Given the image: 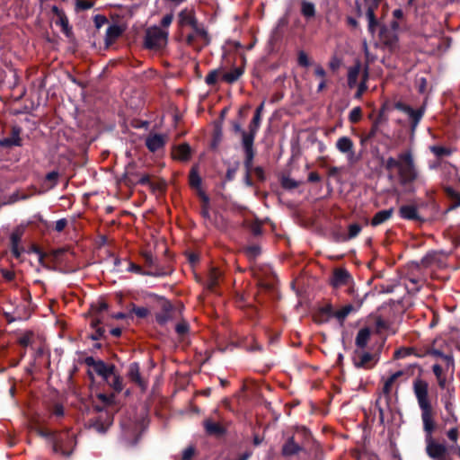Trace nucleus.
Segmentation results:
<instances>
[{
  "label": "nucleus",
  "instance_id": "nucleus-1",
  "mask_svg": "<svg viewBox=\"0 0 460 460\" xmlns=\"http://www.w3.org/2000/svg\"><path fill=\"white\" fill-rule=\"evenodd\" d=\"M413 393L417 399L418 405L421 411L423 430L426 434V452L433 460L443 458L447 453L445 445L436 442L432 434L436 429L434 411L429 395V384L420 378L413 382Z\"/></svg>",
  "mask_w": 460,
  "mask_h": 460
},
{
  "label": "nucleus",
  "instance_id": "nucleus-2",
  "mask_svg": "<svg viewBox=\"0 0 460 460\" xmlns=\"http://www.w3.org/2000/svg\"><path fill=\"white\" fill-rule=\"evenodd\" d=\"M385 167L389 172L397 169L399 181L402 185H407L418 179V171L411 151L399 154L398 158L388 157Z\"/></svg>",
  "mask_w": 460,
  "mask_h": 460
},
{
  "label": "nucleus",
  "instance_id": "nucleus-3",
  "mask_svg": "<svg viewBox=\"0 0 460 460\" xmlns=\"http://www.w3.org/2000/svg\"><path fill=\"white\" fill-rule=\"evenodd\" d=\"M369 78L368 66H362L359 60L348 68L347 81L349 88L358 86L356 98H360L362 94L367 90V81Z\"/></svg>",
  "mask_w": 460,
  "mask_h": 460
},
{
  "label": "nucleus",
  "instance_id": "nucleus-4",
  "mask_svg": "<svg viewBox=\"0 0 460 460\" xmlns=\"http://www.w3.org/2000/svg\"><path fill=\"white\" fill-rule=\"evenodd\" d=\"M168 40V31L160 27H151L146 31L145 45L150 49H159L164 47Z\"/></svg>",
  "mask_w": 460,
  "mask_h": 460
},
{
  "label": "nucleus",
  "instance_id": "nucleus-5",
  "mask_svg": "<svg viewBox=\"0 0 460 460\" xmlns=\"http://www.w3.org/2000/svg\"><path fill=\"white\" fill-rule=\"evenodd\" d=\"M336 149L346 156L349 163H355L359 160V156L356 155L355 145L352 139L347 136L341 137L335 144Z\"/></svg>",
  "mask_w": 460,
  "mask_h": 460
},
{
  "label": "nucleus",
  "instance_id": "nucleus-6",
  "mask_svg": "<svg viewBox=\"0 0 460 460\" xmlns=\"http://www.w3.org/2000/svg\"><path fill=\"white\" fill-rule=\"evenodd\" d=\"M353 363L356 367L367 369L373 367L376 361L371 353L357 350L353 356Z\"/></svg>",
  "mask_w": 460,
  "mask_h": 460
},
{
  "label": "nucleus",
  "instance_id": "nucleus-7",
  "mask_svg": "<svg viewBox=\"0 0 460 460\" xmlns=\"http://www.w3.org/2000/svg\"><path fill=\"white\" fill-rule=\"evenodd\" d=\"M167 142V137L164 134L153 133L149 134L146 138V146L147 149L155 153L162 149Z\"/></svg>",
  "mask_w": 460,
  "mask_h": 460
},
{
  "label": "nucleus",
  "instance_id": "nucleus-8",
  "mask_svg": "<svg viewBox=\"0 0 460 460\" xmlns=\"http://www.w3.org/2000/svg\"><path fill=\"white\" fill-rule=\"evenodd\" d=\"M127 376L131 382L135 383L142 391H145L146 389L147 382L141 376L139 365L137 363L134 362L128 366Z\"/></svg>",
  "mask_w": 460,
  "mask_h": 460
},
{
  "label": "nucleus",
  "instance_id": "nucleus-9",
  "mask_svg": "<svg viewBox=\"0 0 460 460\" xmlns=\"http://www.w3.org/2000/svg\"><path fill=\"white\" fill-rule=\"evenodd\" d=\"M121 429H122V439L128 444V445H135L138 440V432H137V426L136 423L129 422V423H122L121 424Z\"/></svg>",
  "mask_w": 460,
  "mask_h": 460
},
{
  "label": "nucleus",
  "instance_id": "nucleus-10",
  "mask_svg": "<svg viewBox=\"0 0 460 460\" xmlns=\"http://www.w3.org/2000/svg\"><path fill=\"white\" fill-rule=\"evenodd\" d=\"M24 233L22 226L16 227L10 235V241L12 245V252L14 257L18 258L21 255L22 249L20 247V242Z\"/></svg>",
  "mask_w": 460,
  "mask_h": 460
},
{
  "label": "nucleus",
  "instance_id": "nucleus-11",
  "mask_svg": "<svg viewBox=\"0 0 460 460\" xmlns=\"http://www.w3.org/2000/svg\"><path fill=\"white\" fill-rule=\"evenodd\" d=\"M93 369L95 373L101 376L104 380H109L111 374L114 370L113 365H107L103 361H93L92 364Z\"/></svg>",
  "mask_w": 460,
  "mask_h": 460
},
{
  "label": "nucleus",
  "instance_id": "nucleus-12",
  "mask_svg": "<svg viewBox=\"0 0 460 460\" xmlns=\"http://www.w3.org/2000/svg\"><path fill=\"white\" fill-rule=\"evenodd\" d=\"M350 276L344 269H337L333 272L332 284L334 288H340L349 284Z\"/></svg>",
  "mask_w": 460,
  "mask_h": 460
},
{
  "label": "nucleus",
  "instance_id": "nucleus-13",
  "mask_svg": "<svg viewBox=\"0 0 460 460\" xmlns=\"http://www.w3.org/2000/svg\"><path fill=\"white\" fill-rule=\"evenodd\" d=\"M179 22L181 26H190L191 28L197 27V20L191 10L184 9L179 14Z\"/></svg>",
  "mask_w": 460,
  "mask_h": 460
},
{
  "label": "nucleus",
  "instance_id": "nucleus-14",
  "mask_svg": "<svg viewBox=\"0 0 460 460\" xmlns=\"http://www.w3.org/2000/svg\"><path fill=\"white\" fill-rule=\"evenodd\" d=\"M394 208L385 209L378 211L372 218L371 220V226H377L387 220H389L392 216L394 215Z\"/></svg>",
  "mask_w": 460,
  "mask_h": 460
},
{
  "label": "nucleus",
  "instance_id": "nucleus-15",
  "mask_svg": "<svg viewBox=\"0 0 460 460\" xmlns=\"http://www.w3.org/2000/svg\"><path fill=\"white\" fill-rule=\"evenodd\" d=\"M302 447L296 444L294 438H289L282 447V455L285 456H291L299 453Z\"/></svg>",
  "mask_w": 460,
  "mask_h": 460
},
{
  "label": "nucleus",
  "instance_id": "nucleus-16",
  "mask_svg": "<svg viewBox=\"0 0 460 460\" xmlns=\"http://www.w3.org/2000/svg\"><path fill=\"white\" fill-rule=\"evenodd\" d=\"M190 147L187 144H181L176 146L172 151V156L174 159L186 161L190 158Z\"/></svg>",
  "mask_w": 460,
  "mask_h": 460
},
{
  "label": "nucleus",
  "instance_id": "nucleus-17",
  "mask_svg": "<svg viewBox=\"0 0 460 460\" xmlns=\"http://www.w3.org/2000/svg\"><path fill=\"white\" fill-rule=\"evenodd\" d=\"M256 131L249 129V132H243V146L245 152H254L253 150V142L256 136Z\"/></svg>",
  "mask_w": 460,
  "mask_h": 460
},
{
  "label": "nucleus",
  "instance_id": "nucleus-18",
  "mask_svg": "<svg viewBox=\"0 0 460 460\" xmlns=\"http://www.w3.org/2000/svg\"><path fill=\"white\" fill-rule=\"evenodd\" d=\"M400 217L403 219L412 220L418 218V210L415 206L405 205L399 209Z\"/></svg>",
  "mask_w": 460,
  "mask_h": 460
},
{
  "label": "nucleus",
  "instance_id": "nucleus-19",
  "mask_svg": "<svg viewBox=\"0 0 460 460\" xmlns=\"http://www.w3.org/2000/svg\"><path fill=\"white\" fill-rule=\"evenodd\" d=\"M445 369H447V368L445 367L444 364L443 365L435 364L432 367V370H433L434 375L436 376L438 384L439 387L442 389L446 387V383H447L446 375L444 373Z\"/></svg>",
  "mask_w": 460,
  "mask_h": 460
},
{
  "label": "nucleus",
  "instance_id": "nucleus-20",
  "mask_svg": "<svg viewBox=\"0 0 460 460\" xmlns=\"http://www.w3.org/2000/svg\"><path fill=\"white\" fill-rule=\"evenodd\" d=\"M447 198L450 200V208H456L460 206V190L451 187L445 189Z\"/></svg>",
  "mask_w": 460,
  "mask_h": 460
},
{
  "label": "nucleus",
  "instance_id": "nucleus-21",
  "mask_svg": "<svg viewBox=\"0 0 460 460\" xmlns=\"http://www.w3.org/2000/svg\"><path fill=\"white\" fill-rule=\"evenodd\" d=\"M370 333L369 328L360 329L356 337V345L360 349L365 348L370 338Z\"/></svg>",
  "mask_w": 460,
  "mask_h": 460
},
{
  "label": "nucleus",
  "instance_id": "nucleus-22",
  "mask_svg": "<svg viewBox=\"0 0 460 460\" xmlns=\"http://www.w3.org/2000/svg\"><path fill=\"white\" fill-rule=\"evenodd\" d=\"M243 70L240 67H234L228 72H226L222 75V80L228 84H232L237 81L240 76L243 75Z\"/></svg>",
  "mask_w": 460,
  "mask_h": 460
},
{
  "label": "nucleus",
  "instance_id": "nucleus-23",
  "mask_svg": "<svg viewBox=\"0 0 460 460\" xmlns=\"http://www.w3.org/2000/svg\"><path fill=\"white\" fill-rule=\"evenodd\" d=\"M204 427L206 431L210 435H220L224 432V429L219 423L214 422L210 420H206L204 421Z\"/></svg>",
  "mask_w": 460,
  "mask_h": 460
},
{
  "label": "nucleus",
  "instance_id": "nucleus-24",
  "mask_svg": "<svg viewBox=\"0 0 460 460\" xmlns=\"http://www.w3.org/2000/svg\"><path fill=\"white\" fill-rule=\"evenodd\" d=\"M220 272L217 269H211L207 279V288L213 291L218 283Z\"/></svg>",
  "mask_w": 460,
  "mask_h": 460
},
{
  "label": "nucleus",
  "instance_id": "nucleus-25",
  "mask_svg": "<svg viewBox=\"0 0 460 460\" xmlns=\"http://www.w3.org/2000/svg\"><path fill=\"white\" fill-rule=\"evenodd\" d=\"M301 13L307 19L315 15V6L312 2L307 0L301 1Z\"/></svg>",
  "mask_w": 460,
  "mask_h": 460
},
{
  "label": "nucleus",
  "instance_id": "nucleus-26",
  "mask_svg": "<svg viewBox=\"0 0 460 460\" xmlns=\"http://www.w3.org/2000/svg\"><path fill=\"white\" fill-rule=\"evenodd\" d=\"M111 387H112L116 392H121L123 389V384L121 377L112 371L109 380H105Z\"/></svg>",
  "mask_w": 460,
  "mask_h": 460
},
{
  "label": "nucleus",
  "instance_id": "nucleus-27",
  "mask_svg": "<svg viewBox=\"0 0 460 460\" xmlns=\"http://www.w3.org/2000/svg\"><path fill=\"white\" fill-rule=\"evenodd\" d=\"M263 108H264V102H262L255 111V114L252 118V120L249 126V129H252L253 131H258L259 128H260V124H261V112L263 111Z\"/></svg>",
  "mask_w": 460,
  "mask_h": 460
},
{
  "label": "nucleus",
  "instance_id": "nucleus-28",
  "mask_svg": "<svg viewBox=\"0 0 460 460\" xmlns=\"http://www.w3.org/2000/svg\"><path fill=\"white\" fill-rule=\"evenodd\" d=\"M53 11L58 13V20L56 22L57 24L60 25L62 28V31L68 34L70 31L69 22L67 17L65 15V13L58 11V7L54 6Z\"/></svg>",
  "mask_w": 460,
  "mask_h": 460
},
{
  "label": "nucleus",
  "instance_id": "nucleus-29",
  "mask_svg": "<svg viewBox=\"0 0 460 460\" xmlns=\"http://www.w3.org/2000/svg\"><path fill=\"white\" fill-rule=\"evenodd\" d=\"M431 354L433 356H435L436 358H438L441 359V361L445 365V367L447 368V370H448L450 367H452L454 366V358L451 355L444 354L441 351L437 350V349L433 350L431 352Z\"/></svg>",
  "mask_w": 460,
  "mask_h": 460
},
{
  "label": "nucleus",
  "instance_id": "nucleus-30",
  "mask_svg": "<svg viewBox=\"0 0 460 460\" xmlns=\"http://www.w3.org/2000/svg\"><path fill=\"white\" fill-rule=\"evenodd\" d=\"M423 113H424V111L422 109L413 110L412 108L411 109V111L407 113L409 118L412 120V124H411L412 130H414L416 128V127L418 126L420 120L421 119V118L423 116Z\"/></svg>",
  "mask_w": 460,
  "mask_h": 460
},
{
  "label": "nucleus",
  "instance_id": "nucleus-31",
  "mask_svg": "<svg viewBox=\"0 0 460 460\" xmlns=\"http://www.w3.org/2000/svg\"><path fill=\"white\" fill-rule=\"evenodd\" d=\"M367 18L368 21V31L374 34L377 26V21L375 17V12L372 7H369L367 11Z\"/></svg>",
  "mask_w": 460,
  "mask_h": 460
},
{
  "label": "nucleus",
  "instance_id": "nucleus-32",
  "mask_svg": "<svg viewBox=\"0 0 460 460\" xmlns=\"http://www.w3.org/2000/svg\"><path fill=\"white\" fill-rule=\"evenodd\" d=\"M430 150L438 157H441L443 155H449L452 153L449 148L441 146H433L430 147Z\"/></svg>",
  "mask_w": 460,
  "mask_h": 460
},
{
  "label": "nucleus",
  "instance_id": "nucleus-33",
  "mask_svg": "<svg viewBox=\"0 0 460 460\" xmlns=\"http://www.w3.org/2000/svg\"><path fill=\"white\" fill-rule=\"evenodd\" d=\"M352 309H353L352 305H345L341 309L336 311L334 315L338 320L343 321L349 315V314L352 311Z\"/></svg>",
  "mask_w": 460,
  "mask_h": 460
},
{
  "label": "nucleus",
  "instance_id": "nucleus-34",
  "mask_svg": "<svg viewBox=\"0 0 460 460\" xmlns=\"http://www.w3.org/2000/svg\"><path fill=\"white\" fill-rule=\"evenodd\" d=\"M93 6V2L91 0H76L75 9L78 11H84L91 9Z\"/></svg>",
  "mask_w": 460,
  "mask_h": 460
},
{
  "label": "nucleus",
  "instance_id": "nucleus-35",
  "mask_svg": "<svg viewBox=\"0 0 460 460\" xmlns=\"http://www.w3.org/2000/svg\"><path fill=\"white\" fill-rule=\"evenodd\" d=\"M413 349L411 348H401L394 351V358L399 359L410 356Z\"/></svg>",
  "mask_w": 460,
  "mask_h": 460
},
{
  "label": "nucleus",
  "instance_id": "nucleus-36",
  "mask_svg": "<svg viewBox=\"0 0 460 460\" xmlns=\"http://www.w3.org/2000/svg\"><path fill=\"white\" fill-rule=\"evenodd\" d=\"M361 226L358 224H351L349 226L348 239L355 238L361 232Z\"/></svg>",
  "mask_w": 460,
  "mask_h": 460
},
{
  "label": "nucleus",
  "instance_id": "nucleus-37",
  "mask_svg": "<svg viewBox=\"0 0 460 460\" xmlns=\"http://www.w3.org/2000/svg\"><path fill=\"white\" fill-rule=\"evenodd\" d=\"M397 379L391 375L384 383L383 391L385 394H389L392 391L393 385Z\"/></svg>",
  "mask_w": 460,
  "mask_h": 460
},
{
  "label": "nucleus",
  "instance_id": "nucleus-38",
  "mask_svg": "<svg viewBox=\"0 0 460 460\" xmlns=\"http://www.w3.org/2000/svg\"><path fill=\"white\" fill-rule=\"evenodd\" d=\"M218 76H219V72L217 70H213L206 76L205 81H206L207 84L213 85L217 82Z\"/></svg>",
  "mask_w": 460,
  "mask_h": 460
},
{
  "label": "nucleus",
  "instance_id": "nucleus-39",
  "mask_svg": "<svg viewBox=\"0 0 460 460\" xmlns=\"http://www.w3.org/2000/svg\"><path fill=\"white\" fill-rule=\"evenodd\" d=\"M200 197H201V199L203 201V206H202V210H201V214L205 217H208V215H209V210H208V206H209V199L208 197L204 194V193H201L200 194Z\"/></svg>",
  "mask_w": 460,
  "mask_h": 460
},
{
  "label": "nucleus",
  "instance_id": "nucleus-40",
  "mask_svg": "<svg viewBox=\"0 0 460 460\" xmlns=\"http://www.w3.org/2000/svg\"><path fill=\"white\" fill-rule=\"evenodd\" d=\"M361 118V109L359 107H356L351 110L349 113V120L353 123L358 122Z\"/></svg>",
  "mask_w": 460,
  "mask_h": 460
},
{
  "label": "nucleus",
  "instance_id": "nucleus-41",
  "mask_svg": "<svg viewBox=\"0 0 460 460\" xmlns=\"http://www.w3.org/2000/svg\"><path fill=\"white\" fill-rule=\"evenodd\" d=\"M132 312L139 318L147 316L149 313L148 309L143 306H134Z\"/></svg>",
  "mask_w": 460,
  "mask_h": 460
},
{
  "label": "nucleus",
  "instance_id": "nucleus-42",
  "mask_svg": "<svg viewBox=\"0 0 460 460\" xmlns=\"http://www.w3.org/2000/svg\"><path fill=\"white\" fill-rule=\"evenodd\" d=\"M120 34V30L118 26H110L108 29H107V37H109L110 39H116L117 37H119Z\"/></svg>",
  "mask_w": 460,
  "mask_h": 460
},
{
  "label": "nucleus",
  "instance_id": "nucleus-43",
  "mask_svg": "<svg viewBox=\"0 0 460 460\" xmlns=\"http://www.w3.org/2000/svg\"><path fill=\"white\" fill-rule=\"evenodd\" d=\"M298 64L302 66H308L310 65L308 56L305 52L300 51L297 58Z\"/></svg>",
  "mask_w": 460,
  "mask_h": 460
},
{
  "label": "nucleus",
  "instance_id": "nucleus-44",
  "mask_svg": "<svg viewBox=\"0 0 460 460\" xmlns=\"http://www.w3.org/2000/svg\"><path fill=\"white\" fill-rule=\"evenodd\" d=\"M190 183L192 187H199L201 183V179L200 177L199 176V174L194 172V171H191L190 172Z\"/></svg>",
  "mask_w": 460,
  "mask_h": 460
},
{
  "label": "nucleus",
  "instance_id": "nucleus-45",
  "mask_svg": "<svg viewBox=\"0 0 460 460\" xmlns=\"http://www.w3.org/2000/svg\"><path fill=\"white\" fill-rule=\"evenodd\" d=\"M254 157V152H245L244 165L248 171L252 167V161Z\"/></svg>",
  "mask_w": 460,
  "mask_h": 460
},
{
  "label": "nucleus",
  "instance_id": "nucleus-46",
  "mask_svg": "<svg viewBox=\"0 0 460 460\" xmlns=\"http://www.w3.org/2000/svg\"><path fill=\"white\" fill-rule=\"evenodd\" d=\"M91 324L93 328H96V333L93 334L92 338L93 340H98L104 333V330L98 327L99 320H96V321L93 320Z\"/></svg>",
  "mask_w": 460,
  "mask_h": 460
},
{
  "label": "nucleus",
  "instance_id": "nucleus-47",
  "mask_svg": "<svg viewBox=\"0 0 460 460\" xmlns=\"http://www.w3.org/2000/svg\"><path fill=\"white\" fill-rule=\"evenodd\" d=\"M386 329H387L386 323L384 320L380 319V318L376 319V332L378 333H383Z\"/></svg>",
  "mask_w": 460,
  "mask_h": 460
},
{
  "label": "nucleus",
  "instance_id": "nucleus-48",
  "mask_svg": "<svg viewBox=\"0 0 460 460\" xmlns=\"http://www.w3.org/2000/svg\"><path fill=\"white\" fill-rule=\"evenodd\" d=\"M176 332L180 335L185 334L189 330V325L186 322L179 323L175 328Z\"/></svg>",
  "mask_w": 460,
  "mask_h": 460
},
{
  "label": "nucleus",
  "instance_id": "nucleus-49",
  "mask_svg": "<svg viewBox=\"0 0 460 460\" xmlns=\"http://www.w3.org/2000/svg\"><path fill=\"white\" fill-rule=\"evenodd\" d=\"M192 29L195 31L197 35L200 36L206 42H208V36L204 28L199 27L197 23V27Z\"/></svg>",
  "mask_w": 460,
  "mask_h": 460
},
{
  "label": "nucleus",
  "instance_id": "nucleus-50",
  "mask_svg": "<svg viewBox=\"0 0 460 460\" xmlns=\"http://www.w3.org/2000/svg\"><path fill=\"white\" fill-rule=\"evenodd\" d=\"M458 436H459V431H458V429L457 428H453V429H450L448 431H447V438L454 443H456L457 441V438H458Z\"/></svg>",
  "mask_w": 460,
  "mask_h": 460
},
{
  "label": "nucleus",
  "instance_id": "nucleus-51",
  "mask_svg": "<svg viewBox=\"0 0 460 460\" xmlns=\"http://www.w3.org/2000/svg\"><path fill=\"white\" fill-rule=\"evenodd\" d=\"M0 272L3 276V278L7 280V281H12L13 280L14 277H15V274L13 271L12 270H5V269H1L0 270Z\"/></svg>",
  "mask_w": 460,
  "mask_h": 460
},
{
  "label": "nucleus",
  "instance_id": "nucleus-52",
  "mask_svg": "<svg viewBox=\"0 0 460 460\" xmlns=\"http://www.w3.org/2000/svg\"><path fill=\"white\" fill-rule=\"evenodd\" d=\"M67 225V220L66 218H61L56 222L55 230L57 232H62Z\"/></svg>",
  "mask_w": 460,
  "mask_h": 460
},
{
  "label": "nucleus",
  "instance_id": "nucleus-53",
  "mask_svg": "<svg viewBox=\"0 0 460 460\" xmlns=\"http://www.w3.org/2000/svg\"><path fill=\"white\" fill-rule=\"evenodd\" d=\"M98 399L102 402L104 404H110L113 401V395H107L104 394H99Z\"/></svg>",
  "mask_w": 460,
  "mask_h": 460
},
{
  "label": "nucleus",
  "instance_id": "nucleus-54",
  "mask_svg": "<svg viewBox=\"0 0 460 460\" xmlns=\"http://www.w3.org/2000/svg\"><path fill=\"white\" fill-rule=\"evenodd\" d=\"M394 107H395V109H396V110H399V111H402V112H404V113H406V114H407L408 112H410V111H411V107H410L409 105H406V104H404V103H402V102H396V103L394 104Z\"/></svg>",
  "mask_w": 460,
  "mask_h": 460
},
{
  "label": "nucleus",
  "instance_id": "nucleus-55",
  "mask_svg": "<svg viewBox=\"0 0 460 460\" xmlns=\"http://www.w3.org/2000/svg\"><path fill=\"white\" fill-rule=\"evenodd\" d=\"M172 20H173V15L172 13L166 14L163 17V19L161 21V24L164 27H168L172 23Z\"/></svg>",
  "mask_w": 460,
  "mask_h": 460
},
{
  "label": "nucleus",
  "instance_id": "nucleus-56",
  "mask_svg": "<svg viewBox=\"0 0 460 460\" xmlns=\"http://www.w3.org/2000/svg\"><path fill=\"white\" fill-rule=\"evenodd\" d=\"M194 455V448L188 447L182 453V460H190Z\"/></svg>",
  "mask_w": 460,
  "mask_h": 460
},
{
  "label": "nucleus",
  "instance_id": "nucleus-57",
  "mask_svg": "<svg viewBox=\"0 0 460 460\" xmlns=\"http://www.w3.org/2000/svg\"><path fill=\"white\" fill-rule=\"evenodd\" d=\"M58 178V173L57 172H50L47 174L46 179L52 182V185H55Z\"/></svg>",
  "mask_w": 460,
  "mask_h": 460
},
{
  "label": "nucleus",
  "instance_id": "nucleus-58",
  "mask_svg": "<svg viewBox=\"0 0 460 460\" xmlns=\"http://www.w3.org/2000/svg\"><path fill=\"white\" fill-rule=\"evenodd\" d=\"M314 74L316 76L320 77L321 79H324V77L326 75L325 70L321 66H315Z\"/></svg>",
  "mask_w": 460,
  "mask_h": 460
},
{
  "label": "nucleus",
  "instance_id": "nucleus-59",
  "mask_svg": "<svg viewBox=\"0 0 460 460\" xmlns=\"http://www.w3.org/2000/svg\"><path fill=\"white\" fill-rule=\"evenodd\" d=\"M320 180H321L320 175L317 172H312L308 175V181H309L318 182V181H320Z\"/></svg>",
  "mask_w": 460,
  "mask_h": 460
},
{
  "label": "nucleus",
  "instance_id": "nucleus-60",
  "mask_svg": "<svg viewBox=\"0 0 460 460\" xmlns=\"http://www.w3.org/2000/svg\"><path fill=\"white\" fill-rule=\"evenodd\" d=\"M283 186L285 188H296L297 186L296 182L293 180H290V179H286L283 181Z\"/></svg>",
  "mask_w": 460,
  "mask_h": 460
},
{
  "label": "nucleus",
  "instance_id": "nucleus-61",
  "mask_svg": "<svg viewBox=\"0 0 460 460\" xmlns=\"http://www.w3.org/2000/svg\"><path fill=\"white\" fill-rule=\"evenodd\" d=\"M53 413L58 416V417H60L64 414V408L62 405H59V404H57L55 407H54V410H53Z\"/></svg>",
  "mask_w": 460,
  "mask_h": 460
},
{
  "label": "nucleus",
  "instance_id": "nucleus-62",
  "mask_svg": "<svg viewBox=\"0 0 460 460\" xmlns=\"http://www.w3.org/2000/svg\"><path fill=\"white\" fill-rule=\"evenodd\" d=\"M128 270H129V271L136 272V273H141V268H140V266L136 265V264H134V263H130L129 268H128Z\"/></svg>",
  "mask_w": 460,
  "mask_h": 460
},
{
  "label": "nucleus",
  "instance_id": "nucleus-63",
  "mask_svg": "<svg viewBox=\"0 0 460 460\" xmlns=\"http://www.w3.org/2000/svg\"><path fill=\"white\" fill-rule=\"evenodd\" d=\"M393 15H394V18H396V19H402V16H403V12H402V9H395V10H394V12H393Z\"/></svg>",
  "mask_w": 460,
  "mask_h": 460
},
{
  "label": "nucleus",
  "instance_id": "nucleus-64",
  "mask_svg": "<svg viewBox=\"0 0 460 460\" xmlns=\"http://www.w3.org/2000/svg\"><path fill=\"white\" fill-rule=\"evenodd\" d=\"M111 333L115 337H119L121 334V330L119 328H115L111 331Z\"/></svg>",
  "mask_w": 460,
  "mask_h": 460
}]
</instances>
